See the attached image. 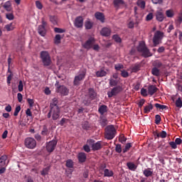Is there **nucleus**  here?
Returning a JSON list of instances; mask_svg holds the SVG:
<instances>
[{
    "instance_id": "f257e3e1",
    "label": "nucleus",
    "mask_w": 182,
    "mask_h": 182,
    "mask_svg": "<svg viewBox=\"0 0 182 182\" xmlns=\"http://www.w3.org/2000/svg\"><path fill=\"white\" fill-rule=\"evenodd\" d=\"M136 49L139 53H141V55L143 56V58H146L153 56V53L150 52V49L147 48V46H146V43H144V41L139 42Z\"/></svg>"
},
{
    "instance_id": "f03ea898",
    "label": "nucleus",
    "mask_w": 182,
    "mask_h": 182,
    "mask_svg": "<svg viewBox=\"0 0 182 182\" xmlns=\"http://www.w3.org/2000/svg\"><path fill=\"white\" fill-rule=\"evenodd\" d=\"M116 136V128L113 125H109L105 128V139L107 140H113Z\"/></svg>"
},
{
    "instance_id": "7ed1b4c3",
    "label": "nucleus",
    "mask_w": 182,
    "mask_h": 182,
    "mask_svg": "<svg viewBox=\"0 0 182 182\" xmlns=\"http://www.w3.org/2000/svg\"><path fill=\"white\" fill-rule=\"evenodd\" d=\"M40 58L43 62V66H50V65H52V60L50 59L49 52L46 50L41 51Z\"/></svg>"
},
{
    "instance_id": "20e7f679",
    "label": "nucleus",
    "mask_w": 182,
    "mask_h": 182,
    "mask_svg": "<svg viewBox=\"0 0 182 182\" xmlns=\"http://www.w3.org/2000/svg\"><path fill=\"white\" fill-rule=\"evenodd\" d=\"M60 108H53L50 109L49 112L47 114L48 119H50L52 117L53 120H58L60 119Z\"/></svg>"
},
{
    "instance_id": "39448f33",
    "label": "nucleus",
    "mask_w": 182,
    "mask_h": 182,
    "mask_svg": "<svg viewBox=\"0 0 182 182\" xmlns=\"http://www.w3.org/2000/svg\"><path fill=\"white\" fill-rule=\"evenodd\" d=\"M55 92L60 93L61 96H68L69 95V89L65 85H59V81H56L55 84Z\"/></svg>"
},
{
    "instance_id": "423d86ee",
    "label": "nucleus",
    "mask_w": 182,
    "mask_h": 182,
    "mask_svg": "<svg viewBox=\"0 0 182 182\" xmlns=\"http://www.w3.org/2000/svg\"><path fill=\"white\" fill-rule=\"evenodd\" d=\"M48 27V22L45 21V18H41V25L38 27V32L41 36H45L46 35V28Z\"/></svg>"
},
{
    "instance_id": "0eeeda50",
    "label": "nucleus",
    "mask_w": 182,
    "mask_h": 182,
    "mask_svg": "<svg viewBox=\"0 0 182 182\" xmlns=\"http://www.w3.org/2000/svg\"><path fill=\"white\" fill-rule=\"evenodd\" d=\"M86 77V70H82L80 71L79 75H76L74 78V86H79L80 85L81 80H83Z\"/></svg>"
},
{
    "instance_id": "6e6552de",
    "label": "nucleus",
    "mask_w": 182,
    "mask_h": 182,
    "mask_svg": "<svg viewBox=\"0 0 182 182\" xmlns=\"http://www.w3.org/2000/svg\"><path fill=\"white\" fill-rule=\"evenodd\" d=\"M164 33L160 31H157L153 38L154 46L156 47L157 45H160V41L163 39Z\"/></svg>"
},
{
    "instance_id": "1a4fd4ad",
    "label": "nucleus",
    "mask_w": 182,
    "mask_h": 182,
    "mask_svg": "<svg viewBox=\"0 0 182 182\" xmlns=\"http://www.w3.org/2000/svg\"><path fill=\"white\" fill-rule=\"evenodd\" d=\"M121 92H123V87L120 85H117L114 87L111 91L107 92V96L109 98L113 97V96H117Z\"/></svg>"
},
{
    "instance_id": "9d476101",
    "label": "nucleus",
    "mask_w": 182,
    "mask_h": 182,
    "mask_svg": "<svg viewBox=\"0 0 182 182\" xmlns=\"http://www.w3.org/2000/svg\"><path fill=\"white\" fill-rule=\"evenodd\" d=\"M24 144L27 149H35V147H36V140L33 138H26Z\"/></svg>"
},
{
    "instance_id": "9b49d317",
    "label": "nucleus",
    "mask_w": 182,
    "mask_h": 182,
    "mask_svg": "<svg viewBox=\"0 0 182 182\" xmlns=\"http://www.w3.org/2000/svg\"><path fill=\"white\" fill-rule=\"evenodd\" d=\"M58 144V141L53 139L46 144V149L48 153H53V151L56 149V145Z\"/></svg>"
},
{
    "instance_id": "f8f14e48",
    "label": "nucleus",
    "mask_w": 182,
    "mask_h": 182,
    "mask_svg": "<svg viewBox=\"0 0 182 182\" xmlns=\"http://www.w3.org/2000/svg\"><path fill=\"white\" fill-rule=\"evenodd\" d=\"M104 146H107V143L103 142V141H98L92 144V149L93 151H97L98 150L102 149Z\"/></svg>"
},
{
    "instance_id": "ddd939ff",
    "label": "nucleus",
    "mask_w": 182,
    "mask_h": 182,
    "mask_svg": "<svg viewBox=\"0 0 182 182\" xmlns=\"http://www.w3.org/2000/svg\"><path fill=\"white\" fill-rule=\"evenodd\" d=\"M95 42H96L95 38L90 37L85 43L82 44V48L89 50V49H92V48H93Z\"/></svg>"
},
{
    "instance_id": "4468645a",
    "label": "nucleus",
    "mask_w": 182,
    "mask_h": 182,
    "mask_svg": "<svg viewBox=\"0 0 182 182\" xmlns=\"http://www.w3.org/2000/svg\"><path fill=\"white\" fill-rule=\"evenodd\" d=\"M74 25L75 28H83V17L77 16L75 18Z\"/></svg>"
},
{
    "instance_id": "2eb2a0df",
    "label": "nucleus",
    "mask_w": 182,
    "mask_h": 182,
    "mask_svg": "<svg viewBox=\"0 0 182 182\" xmlns=\"http://www.w3.org/2000/svg\"><path fill=\"white\" fill-rule=\"evenodd\" d=\"M77 158L79 163L82 164L86 162L87 156H86V154L85 152H80L78 153Z\"/></svg>"
},
{
    "instance_id": "dca6fc26",
    "label": "nucleus",
    "mask_w": 182,
    "mask_h": 182,
    "mask_svg": "<svg viewBox=\"0 0 182 182\" xmlns=\"http://www.w3.org/2000/svg\"><path fill=\"white\" fill-rule=\"evenodd\" d=\"M100 33L102 36H106V37L110 36V35L112 34V30L109 28L104 27L101 30Z\"/></svg>"
},
{
    "instance_id": "f3484780",
    "label": "nucleus",
    "mask_w": 182,
    "mask_h": 182,
    "mask_svg": "<svg viewBox=\"0 0 182 182\" xmlns=\"http://www.w3.org/2000/svg\"><path fill=\"white\" fill-rule=\"evenodd\" d=\"M99 123L102 127H106L107 126V118L103 117V115H100Z\"/></svg>"
},
{
    "instance_id": "a211bd4d",
    "label": "nucleus",
    "mask_w": 182,
    "mask_h": 182,
    "mask_svg": "<svg viewBox=\"0 0 182 182\" xmlns=\"http://www.w3.org/2000/svg\"><path fill=\"white\" fill-rule=\"evenodd\" d=\"M156 18L158 22H163V21H164V14L161 11H157L156 13Z\"/></svg>"
},
{
    "instance_id": "6ab92c4d",
    "label": "nucleus",
    "mask_w": 182,
    "mask_h": 182,
    "mask_svg": "<svg viewBox=\"0 0 182 182\" xmlns=\"http://www.w3.org/2000/svg\"><path fill=\"white\" fill-rule=\"evenodd\" d=\"M154 107L151 105V102H148L147 105L144 108V113L145 114H149V113L153 110Z\"/></svg>"
},
{
    "instance_id": "aec40b11",
    "label": "nucleus",
    "mask_w": 182,
    "mask_h": 182,
    "mask_svg": "<svg viewBox=\"0 0 182 182\" xmlns=\"http://www.w3.org/2000/svg\"><path fill=\"white\" fill-rule=\"evenodd\" d=\"M89 97H90L92 100H95L96 99V96H97V94L93 88H90L88 90V95H87Z\"/></svg>"
},
{
    "instance_id": "412c9836",
    "label": "nucleus",
    "mask_w": 182,
    "mask_h": 182,
    "mask_svg": "<svg viewBox=\"0 0 182 182\" xmlns=\"http://www.w3.org/2000/svg\"><path fill=\"white\" fill-rule=\"evenodd\" d=\"M157 90H158V88L157 87H156V85H149L148 87V93L151 96H153V95H154L156 92H157Z\"/></svg>"
},
{
    "instance_id": "4be33fe9",
    "label": "nucleus",
    "mask_w": 182,
    "mask_h": 182,
    "mask_svg": "<svg viewBox=\"0 0 182 182\" xmlns=\"http://www.w3.org/2000/svg\"><path fill=\"white\" fill-rule=\"evenodd\" d=\"M107 110H108V108L107 105H105L100 106L98 108V112L100 113V114H101V116H103L105 113H107Z\"/></svg>"
},
{
    "instance_id": "5701e85b",
    "label": "nucleus",
    "mask_w": 182,
    "mask_h": 182,
    "mask_svg": "<svg viewBox=\"0 0 182 182\" xmlns=\"http://www.w3.org/2000/svg\"><path fill=\"white\" fill-rule=\"evenodd\" d=\"M95 16L96 18V19H97L98 21H100V22H105V14H103V13L101 12H96L95 14Z\"/></svg>"
},
{
    "instance_id": "b1692460",
    "label": "nucleus",
    "mask_w": 182,
    "mask_h": 182,
    "mask_svg": "<svg viewBox=\"0 0 182 182\" xmlns=\"http://www.w3.org/2000/svg\"><path fill=\"white\" fill-rule=\"evenodd\" d=\"M59 109V106L58 105V98L55 97L53 99L52 102L50 104V109Z\"/></svg>"
},
{
    "instance_id": "393cba45",
    "label": "nucleus",
    "mask_w": 182,
    "mask_h": 182,
    "mask_svg": "<svg viewBox=\"0 0 182 182\" xmlns=\"http://www.w3.org/2000/svg\"><path fill=\"white\" fill-rule=\"evenodd\" d=\"M127 166L128 167L129 170H131V171H136V169L137 168V166L134 164L133 162H127Z\"/></svg>"
},
{
    "instance_id": "a878e982",
    "label": "nucleus",
    "mask_w": 182,
    "mask_h": 182,
    "mask_svg": "<svg viewBox=\"0 0 182 182\" xmlns=\"http://www.w3.org/2000/svg\"><path fill=\"white\" fill-rule=\"evenodd\" d=\"M107 75V73L103 69H101L96 72L97 77H103L106 76Z\"/></svg>"
},
{
    "instance_id": "bb28decb",
    "label": "nucleus",
    "mask_w": 182,
    "mask_h": 182,
    "mask_svg": "<svg viewBox=\"0 0 182 182\" xmlns=\"http://www.w3.org/2000/svg\"><path fill=\"white\" fill-rule=\"evenodd\" d=\"M143 174L145 177H151L153 176V171L150 168H146L144 170Z\"/></svg>"
},
{
    "instance_id": "cd10ccee",
    "label": "nucleus",
    "mask_w": 182,
    "mask_h": 182,
    "mask_svg": "<svg viewBox=\"0 0 182 182\" xmlns=\"http://www.w3.org/2000/svg\"><path fill=\"white\" fill-rule=\"evenodd\" d=\"M92 100L90 97H89L87 95H85L84 100H82V103L85 105V106H89V105L92 103Z\"/></svg>"
},
{
    "instance_id": "c85d7f7f",
    "label": "nucleus",
    "mask_w": 182,
    "mask_h": 182,
    "mask_svg": "<svg viewBox=\"0 0 182 182\" xmlns=\"http://www.w3.org/2000/svg\"><path fill=\"white\" fill-rule=\"evenodd\" d=\"M4 28L7 32H11V31H14L15 29V24H14V23H9L4 26Z\"/></svg>"
},
{
    "instance_id": "c756f323",
    "label": "nucleus",
    "mask_w": 182,
    "mask_h": 182,
    "mask_svg": "<svg viewBox=\"0 0 182 182\" xmlns=\"http://www.w3.org/2000/svg\"><path fill=\"white\" fill-rule=\"evenodd\" d=\"M113 171H110L107 168L104 169V177H113Z\"/></svg>"
},
{
    "instance_id": "7c9ffc66",
    "label": "nucleus",
    "mask_w": 182,
    "mask_h": 182,
    "mask_svg": "<svg viewBox=\"0 0 182 182\" xmlns=\"http://www.w3.org/2000/svg\"><path fill=\"white\" fill-rule=\"evenodd\" d=\"M114 6L115 8H119L121 5H124V1L123 0H114L113 1Z\"/></svg>"
},
{
    "instance_id": "2f4dec72",
    "label": "nucleus",
    "mask_w": 182,
    "mask_h": 182,
    "mask_svg": "<svg viewBox=\"0 0 182 182\" xmlns=\"http://www.w3.org/2000/svg\"><path fill=\"white\" fill-rule=\"evenodd\" d=\"M3 6L4 9L7 11V12H11V11H12V8H11V4L10 1H6Z\"/></svg>"
},
{
    "instance_id": "473e14b6",
    "label": "nucleus",
    "mask_w": 182,
    "mask_h": 182,
    "mask_svg": "<svg viewBox=\"0 0 182 182\" xmlns=\"http://www.w3.org/2000/svg\"><path fill=\"white\" fill-rule=\"evenodd\" d=\"M151 73L153 76H156L158 77L159 76H160V70L157 68L154 67L151 69Z\"/></svg>"
},
{
    "instance_id": "72a5a7b5",
    "label": "nucleus",
    "mask_w": 182,
    "mask_h": 182,
    "mask_svg": "<svg viewBox=\"0 0 182 182\" xmlns=\"http://www.w3.org/2000/svg\"><path fill=\"white\" fill-rule=\"evenodd\" d=\"M85 29H92V28H93V23L90 21H86L85 22Z\"/></svg>"
},
{
    "instance_id": "f704fd0d",
    "label": "nucleus",
    "mask_w": 182,
    "mask_h": 182,
    "mask_svg": "<svg viewBox=\"0 0 182 182\" xmlns=\"http://www.w3.org/2000/svg\"><path fill=\"white\" fill-rule=\"evenodd\" d=\"M155 107L158 109V110H164V109H168V107L166 106V105H163L159 103H156L154 105Z\"/></svg>"
},
{
    "instance_id": "c9c22d12",
    "label": "nucleus",
    "mask_w": 182,
    "mask_h": 182,
    "mask_svg": "<svg viewBox=\"0 0 182 182\" xmlns=\"http://www.w3.org/2000/svg\"><path fill=\"white\" fill-rule=\"evenodd\" d=\"M42 136H48L49 134V129H48V127L46 125H44L43 127V130L41 132Z\"/></svg>"
},
{
    "instance_id": "e433bc0d",
    "label": "nucleus",
    "mask_w": 182,
    "mask_h": 182,
    "mask_svg": "<svg viewBox=\"0 0 182 182\" xmlns=\"http://www.w3.org/2000/svg\"><path fill=\"white\" fill-rule=\"evenodd\" d=\"M117 85H119V81L117 80H114V79H111L109 80V86H111V87H116V86H118Z\"/></svg>"
},
{
    "instance_id": "4c0bfd02",
    "label": "nucleus",
    "mask_w": 182,
    "mask_h": 182,
    "mask_svg": "<svg viewBox=\"0 0 182 182\" xmlns=\"http://www.w3.org/2000/svg\"><path fill=\"white\" fill-rule=\"evenodd\" d=\"M65 166L68 168H73V166H74L73 161L72 159L67 160Z\"/></svg>"
},
{
    "instance_id": "58836bf2",
    "label": "nucleus",
    "mask_w": 182,
    "mask_h": 182,
    "mask_svg": "<svg viewBox=\"0 0 182 182\" xmlns=\"http://www.w3.org/2000/svg\"><path fill=\"white\" fill-rule=\"evenodd\" d=\"M61 39H62V36H60V34L55 35V37L54 38V43H55V45H59V43H60Z\"/></svg>"
},
{
    "instance_id": "ea45409f",
    "label": "nucleus",
    "mask_w": 182,
    "mask_h": 182,
    "mask_svg": "<svg viewBox=\"0 0 182 182\" xmlns=\"http://www.w3.org/2000/svg\"><path fill=\"white\" fill-rule=\"evenodd\" d=\"M82 128L83 130H89L90 129V124L87 122H84L82 123Z\"/></svg>"
},
{
    "instance_id": "a19ab883",
    "label": "nucleus",
    "mask_w": 182,
    "mask_h": 182,
    "mask_svg": "<svg viewBox=\"0 0 182 182\" xmlns=\"http://www.w3.org/2000/svg\"><path fill=\"white\" fill-rule=\"evenodd\" d=\"M154 68H156V69H159V68H161L163 66V63L160 62L159 60H156L153 63Z\"/></svg>"
},
{
    "instance_id": "79ce46f5",
    "label": "nucleus",
    "mask_w": 182,
    "mask_h": 182,
    "mask_svg": "<svg viewBox=\"0 0 182 182\" xmlns=\"http://www.w3.org/2000/svg\"><path fill=\"white\" fill-rule=\"evenodd\" d=\"M176 107H178L179 109H181L182 107V100L181 97H178L176 101Z\"/></svg>"
},
{
    "instance_id": "37998d69",
    "label": "nucleus",
    "mask_w": 182,
    "mask_h": 182,
    "mask_svg": "<svg viewBox=\"0 0 182 182\" xmlns=\"http://www.w3.org/2000/svg\"><path fill=\"white\" fill-rule=\"evenodd\" d=\"M137 5L139 8L144 9L146 8V2L144 1L139 0L137 1Z\"/></svg>"
},
{
    "instance_id": "c03bdc74",
    "label": "nucleus",
    "mask_w": 182,
    "mask_h": 182,
    "mask_svg": "<svg viewBox=\"0 0 182 182\" xmlns=\"http://www.w3.org/2000/svg\"><path fill=\"white\" fill-rule=\"evenodd\" d=\"M50 21L53 23V25H56L58 23V17L55 16H50Z\"/></svg>"
},
{
    "instance_id": "a18cd8bd",
    "label": "nucleus",
    "mask_w": 182,
    "mask_h": 182,
    "mask_svg": "<svg viewBox=\"0 0 182 182\" xmlns=\"http://www.w3.org/2000/svg\"><path fill=\"white\" fill-rule=\"evenodd\" d=\"M132 143H127L125 145L124 149H123V153H127V151H129L130 149H132Z\"/></svg>"
},
{
    "instance_id": "49530a36",
    "label": "nucleus",
    "mask_w": 182,
    "mask_h": 182,
    "mask_svg": "<svg viewBox=\"0 0 182 182\" xmlns=\"http://www.w3.org/2000/svg\"><path fill=\"white\" fill-rule=\"evenodd\" d=\"M49 170H50V167L48 166L43 169L41 171V176H48V173H49Z\"/></svg>"
},
{
    "instance_id": "de8ad7c7",
    "label": "nucleus",
    "mask_w": 182,
    "mask_h": 182,
    "mask_svg": "<svg viewBox=\"0 0 182 182\" xmlns=\"http://www.w3.org/2000/svg\"><path fill=\"white\" fill-rule=\"evenodd\" d=\"M119 140L120 143L124 144V143H126V140H127V138L124 136V134H121L119 137Z\"/></svg>"
},
{
    "instance_id": "09e8293b",
    "label": "nucleus",
    "mask_w": 182,
    "mask_h": 182,
    "mask_svg": "<svg viewBox=\"0 0 182 182\" xmlns=\"http://www.w3.org/2000/svg\"><path fill=\"white\" fill-rule=\"evenodd\" d=\"M166 15L168 18H173L174 16V12H173V10H167Z\"/></svg>"
},
{
    "instance_id": "8fccbe9b",
    "label": "nucleus",
    "mask_w": 182,
    "mask_h": 182,
    "mask_svg": "<svg viewBox=\"0 0 182 182\" xmlns=\"http://www.w3.org/2000/svg\"><path fill=\"white\" fill-rule=\"evenodd\" d=\"M18 92H23V82L22 80L18 82Z\"/></svg>"
},
{
    "instance_id": "3c124183",
    "label": "nucleus",
    "mask_w": 182,
    "mask_h": 182,
    "mask_svg": "<svg viewBox=\"0 0 182 182\" xmlns=\"http://www.w3.org/2000/svg\"><path fill=\"white\" fill-rule=\"evenodd\" d=\"M6 19H9V21H14V19H15V16H14V14H12V13L6 14Z\"/></svg>"
},
{
    "instance_id": "603ef678",
    "label": "nucleus",
    "mask_w": 182,
    "mask_h": 182,
    "mask_svg": "<svg viewBox=\"0 0 182 182\" xmlns=\"http://www.w3.org/2000/svg\"><path fill=\"white\" fill-rule=\"evenodd\" d=\"M161 122V117L159 114H156L155 116V123H156V124H160Z\"/></svg>"
},
{
    "instance_id": "864d4df0",
    "label": "nucleus",
    "mask_w": 182,
    "mask_h": 182,
    "mask_svg": "<svg viewBox=\"0 0 182 182\" xmlns=\"http://www.w3.org/2000/svg\"><path fill=\"white\" fill-rule=\"evenodd\" d=\"M112 39L117 43H120L122 42V38H120L117 35H114L112 36Z\"/></svg>"
},
{
    "instance_id": "5fc2aeb1",
    "label": "nucleus",
    "mask_w": 182,
    "mask_h": 182,
    "mask_svg": "<svg viewBox=\"0 0 182 182\" xmlns=\"http://www.w3.org/2000/svg\"><path fill=\"white\" fill-rule=\"evenodd\" d=\"M36 6L37 9H40V10L43 9V5L39 1H36Z\"/></svg>"
},
{
    "instance_id": "6e6d98bb",
    "label": "nucleus",
    "mask_w": 182,
    "mask_h": 182,
    "mask_svg": "<svg viewBox=\"0 0 182 182\" xmlns=\"http://www.w3.org/2000/svg\"><path fill=\"white\" fill-rule=\"evenodd\" d=\"M121 76L122 77H129V73L124 70H121Z\"/></svg>"
},
{
    "instance_id": "4d7b16f0",
    "label": "nucleus",
    "mask_w": 182,
    "mask_h": 182,
    "mask_svg": "<svg viewBox=\"0 0 182 182\" xmlns=\"http://www.w3.org/2000/svg\"><path fill=\"white\" fill-rule=\"evenodd\" d=\"M159 137L161 139H166L167 137V132H166V131H162L159 133Z\"/></svg>"
},
{
    "instance_id": "13d9d810",
    "label": "nucleus",
    "mask_w": 182,
    "mask_h": 182,
    "mask_svg": "<svg viewBox=\"0 0 182 182\" xmlns=\"http://www.w3.org/2000/svg\"><path fill=\"white\" fill-rule=\"evenodd\" d=\"M115 151L117 153H122V145L121 144H117L116 145Z\"/></svg>"
},
{
    "instance_id": "bf43d9fd",
    "label": "nucleus",
    "mask_w": 182,
    "mask_h": 182,
    "mask_svg": "<svg viewBox=\"0 0 182 182\" xmlns=\"http://www.w3.org/2000/svg\"><path fill=\"white\" fill-rule=\"evenodd\" d=\"M140 68H141L140 64H137L133 67L132 71L133 72H139V70H140Z\"/></svg>"
},
{
    "instance_id": "052dcab7",
    "label": "nucleus",
    "mask_w": 182,
    "mask_h": 182,
    "mask_svg": "<svg viewBox=\"0 0 182 182\" xmlns=\"http://www.w3.org/2000/svg\"><path fill=\"white\" fill-rule=\"evenodd\" d=\"M19 112H21V106H17L15 109L14 116H18Z\"/></svg>"
},
{
    "instance_id": "680f3d73",
    "label": "nucleus",
    "mask_w": 182,
    "mask_h": 182,
    "mask_svg": "<svg viewBox=\"0 0 182 182\" xmlns=\"http://www.w3.org/2000/svg\"><path fill=\"white\" fill-rule=\"evenodd\" d=\"M144 103H146V100L142 99V100H139L138 102L139 107H140V109H141V107H143V105H144Z\"/></svg>"
},
{
    "instance_id": "e2e57ef3",
    "label": "nucleus",
    "mask_w": 182,
    "mask_h": 182,
    "mask_svg": "<svg viewBox=\"0 0 182 182\" xmlns=\"http://www.w3.org/2000/svg\"><path fill=\"white\" fill-rule=\"evenodd\" d=\"M68 119L66 118H63L60 119V122L58 123V124H60V126H65V123H66L68 122Z\"/></svg>"
},
{
    "instance_id": "0e129e2a",
    "label": "nucleus",
    "mask_w": 182,
    "mask_h": 182,
    "mask_svg": "<svg viewBox=\"0 0 182 182\" xmlns=\"http://www.w3.org/2000/svg\"><path fill=\"white\" fill-rule=\"evenodd\" d=\"M114 68L116 70H120V69H123L124 66L123 65V64H116L114 65Z\"/></svg>"
},
{
    "instance_id": "69168bd1",
    "label": "nucleus",
    "mask_w": 182,
    "mask_h": 182,
    "mask_svg": "<svg viewBox=\"0 0 182 182\" xmlns=\"http://www.w3.org/2000/svg\"><path fill=\"white\" fill-rule=\"evenodd\" d=\"M83 149L86 151V153H90V147L89 146V145H84Z\"/></svg>"
},
{
    "instance_id": "338daca9",
    "label": "nucleus",
    "mask_w": 182,
    "mask_h": 182,
    "mask_svg": "<svg viewBox=\"0 0 182 182\" xmlns=\"http://www.w3.org/2000/svg\"><path fill=\"white\" fill-rule=\"evenodd\" d=\"M141 95L144 97L147 96V90L142 88L141 90Z\"/></svg>"
},
{
    "instance_id": "774afa93",
    "label": "nucleus",
    "mask_w": 182,
    "mask_h": 182,
    "mask_svg": "<svg viewBox=\"0 0 182 182\" xmlns=\"http://www.w3.org/2000/svg\"><path fill=\"white\" fill-rule=\"evenodd\" d=\"M146 21H151L153 19V13H149L146 18Z\"/></svg>"
}]
</instances>
